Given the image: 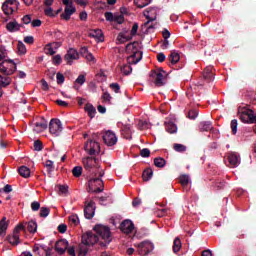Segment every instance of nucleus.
Listing matches in <instances>:
<instances>
[{
	"label": "nucleus",
	"instance_id": "nucleus-1",
	"mask_svg": "<svg viewBox=\"0 0 256 256\" xmlns=\"http://www.w3.org/2000/svg\"><path fill=\"white\" fill-rule=\"evenodd\" d=\"M93 232H86L82 235V243L79 245L78 256H85L89 253V247H93L95 243H99L100 247H107L113 241V235L111 234V228L102 224L94 226ZM99 237L103 242H99Z\"/></svg>",
	"mask_w": 256,
	"mask_h": 256
},
{
	"label": "nucleus",
	"instance_id": "nucleus-45",
	"mask_svg": "<svg viewBox=\"0 0 256 256\" xmlns=\"http://www.w3.org/2000/svg\"><path fill=\"white\" fill-rule=\"evenodd\" d=\"M59 193L62 195H67L69 193V186L67 185H58Z\"/></svg>",
	"mask_w": 256,
	"mask_h": 256
},
{
	"label": "nucleus",
	"instance_id": "nucleus-5",
	"mask_svg": "<svg viewBox=\"0 0 256 256\" xmlns=\"http://www.w3.org/2000/svg\"><path fill=\"white\" fill-rule=\"evenodd\" d=\"M21 231H25V226L23 223L18 224L14 228L12 235H8L6 237V239L8 240V243H10V245L17 247V245H19V243H21V239H20Z\"/></svg>",
	"mask_w": 256,
	"mask_h": 256
},
{
	"label": "nucleus",
	"instance_id": "nucleus-37",
	"mask_svg": "<svg viewBox=\"0 0 256 256\" xmlns=\"http://www.w3.org/2000/svg\"><path fill=\"white\" fill-rule=\"evenodd\" d=\"M85 81H87V78H85V74H80L74 82V89H79L77 85H83Z\"/></svg>",
	"mask_w": 256,
	"mask_h": 256
},
{
	"label": "nucleus",
	"instance_id": "nucleus-56",
	"mask_svg": "<svg viewBox=\"0 0 256 256\" xmlns=\"http://www.w3.org/2000/svg\"><path fill=\"white\" fill-rule=\"evenodd\" d=\"M102 99L105 103H109L113 97H111V94L109 92H104L102 95Z\"/></svg>",
	"mask_w": 256,
	"mask_h": 256
},
{
	"label": "nucleus",
	"instance_id": "nucleus-17",
	"mask_svg": "<svg viewBox=\"0 0 256 256\" xmlns=\"http://www.w3.org/2000/svg\"><path fill=\"white\" fill-rule=\"evenodd\" d=\"M228 162L232 168L239 167L241 164V156H239L237 152H232L228 154Z\"/></svg>",
	"mask_w": 256,
	"mask_h": 256
},
{
	"label": "nucleus",
	"instance_id": "nucleus-35",
	"mask_svg": "<svg viewBox=\"0 0 256 256\" xmlns=\"http://www.w3.org/2000/svg\"><path fill=\"white\" fill-rule=\"evenodd\" d=\"M211 129H213L211 121H204L200 123V131H211Z\"/></svg>",
	"mask_w": 256,
	"mask_h": 256
},
{
	"label": "nucleus",
	"instance_id": "nucleus-64",
	"mask_svg": "<svg viewBox=\"0 0 256 256\" xmlns=\"http://www.w3.org/2000/svg\"><path fill=\"white\" fill-rule=\"evenodd\" d=\"M58 231H59V233H65V232L67 231V225H65V224H60V225L58 226Z\"/></svg>",
	"mask_w": 256,
	"mask_h": 256
},
{
	"label": "nucleus",
	"instance_id": "nucleus-59",
	"mask_svg": "<svg viewBox=\"0 0 256 256\" xmlns=\"http://www.w3.org/2000/svg\"><path fill=\"white\" fill-rule=\"evenodd\" d=\"M24 43H27V45H33V43H35V38L33 36H26L24 38Z\"/></svg>",
	"mask_w": 256,
	"mask_h": 256
},
{
	"label": "nucleus",
	"instance_id": "nucleus-51",
	"mask_svg": "<svg viewBox=\"0 0 256 256\" xmlns=\"http://www.w3.org/2000/svg\"><path fill=\"white\" fill-rule=\"evenodd\" d=\"M56 79L58 85H63V83H65V76H63V74L60 72L57 73Z\"/></svg>",
	"mask_w": 256,
	"mask_h": 256
},
{
	"label": "nucleus",
	"instance_id": "nucleus-18",
	"mask_svg": "<svg viewBox=\"0 0 256 256\" xmlns=\"http://www.w3.org/2000/svg\"><path fill=\"white\" fill-rule=\"evenodd\" d=\"M65 61L68 65H71L73 61L79 59V52L77 50L70 48L64 56Z\"/></svg>",
	"mask_w": 256,
	"mask_h": 256
},
{
	"label": "nucleus",
	"instance_id": "nucleus-11",
	"mask_svg": "<svg viewBox=\"0 0 256 256\" xmlns=\"http://www.w3.org/2000/svg\"><path fill=\"white\" fill-rule=\"evenodd\" d=\"M17 5H19V2H17V0H7L6 2H4L2 5L4 15H12Z\"/></svg>",
	"mask_w": 256,
	"mask_h": 256
},
{
	"label": "nucleus",
	"instance_id": "nucleus-43",
	"mask_svg": "<svg viewBox=\"0 0 256 256\" xmlns=\"http://www.w3.org/2000/svg\"><path fill=\"white\" fill-rule=\"evenodd\" d=\"M45 167L47 168L48 173H53L55 166L53 165V161L47 160L45 163Z\"/></svg>",
	"mask_w": 256,
	"mask_h": 256
},
{
	"label": "nucleus",
	"instance_id": "nucleus-40",
	"mask_svg": "<svg viewBox=\"0 0 256 256\" xmlns=\"http://www.w3.org/2000/svg\"><path fill=\"white\" fill-rule=\"evenodd\" d=\"M82 174H83V167L76 166L72 169V175H74L75 177H81Z\"/></svg>",
	"mask_w": 256,
	"mask_h": 256
},
{
	"label": "nucleus",
	"instance_id": "nucleus-38",
	"mask_svg": "<svg viewBox=\"0 0 256 256\" xmlns=\"http://www.w3.org/2000/svg\"><path fill=\"white\" fill-rule=\"evenodd\" d=\"M25 225H27L29 233H37V222L32 220L28 223H25Z\"/></svg>",
	"mask_w": 256,
	"mask_h": 256
},
{
	"label": "nucleus",
	"instance_id": "nucleus-47",
	"mask_svg": "<svg viewBox=\"0 0 256 256\" xmlns=\"http://www.w3.org/2000/svg\"><path fill=\"white\" fill-rule=\"evenodd\" d=\"M138 129H140L141 131L149 129V123H147V121L140 120L138 122Z\"/></svg>",
	"mask_w": 256,
	"mask_h": 256
},
{
	"label": "nucleus",
	"instance_id": "nucleus-27",
	"mask_svg": "<svg viewBox=\"0 0 256 256\" xmlns=\"http://www.w3.org/2000/svg\"><path fill=\"white\" fill-rule=\"evenodd\" d=\"M47 129V121L42 120L35 123L34 131L35 133H43Z\"/></svg>",
	"mask_w": 256,
	"mask_h": 256
},
{
	"label": "nucleus",
	"instance_id": "nucleus-12",
	"mask_svg": "<svg viewBox=\"0 0 256 256\" xmlns=\"http://www.w3.org/2000/svg\"><path fill=\"white\" fill-rule=\"evenodd\" d=\"M102 139L108 147H113V145H117V136L111 130L105 132L102 136Z\"/></svg>",
	"mask_w": 256,
	"mask_h": 256
},
{
	"label": "nucleus",
	"instance_id": "nucleus-10",
	"mask_svg": "<svg viewBox=\"0 0 256 256\" xmlns=\"http://www.w3.org/2000/svg\"><path fill=\"white\" fill-rule=\"evenodd\" d=\"M104 17L106 21H110V23H118V25H123L125 21V16L123 14H113L111 12H105Z\"/></svg>",
	"mask_w": 256,
	"mask_h": 256
},
{
	"label": "nucleus",
	"instance_id": "nucleus-19",
	"mask_svg": "<svg viewBox=\"0 0 256 256\" xmlns=\"http://www.w3.org/2000/svg\"><path fill=\"white\" fill-rule=\"evenodd\" d=\"M84 216L86 219L95 217V202L91 200L84 208Z\"/></svg>",
	"mask_w": 256,
	"mask_h": 256
},
{
	"label": "nucleus",
	"instance_id": "nucleus-42",
	"mask_svg": "<svg viewBox=\"0 0 256 256\" xmlns=\"http://www.w3.org/2000/svg\"><path fill=\"white\" fill-rule=\"evenodd\" d=\"M180 183L183 187H187L189 185V176L188 175H181L180 176Z\"/></svg>",
	"mask_w": 256,
	"mask_h": 256
},
{
	"label": "nucleus",
	"instance_id": "nucleus-31",
	"mask_svg": "<svg viewBox=\"0 0 256 256\" xmlns=\"http://www.w3.org/2000/svg\"><path fill=\"white\" fill-rule=\"evenodd\" d=\"M86 113H88V116L90 117V119H93V117H95V115L97 114V109H95L93 107V104L91 103H87L84 107Z\"/></svg>",
	"mask_w": 256,
	"mask_h": 256
},
{
	"label": "nucleus",
	"instance_id": "nucleus-3",
	"mask_svg": "<svg viewBox=\"0 0 256 256\" xmlns=\"http://www.w3.org/2000/svg\"><path fill=\"white\" fill-rule=\"evenodd\" d=\"M105 175L104 172H99L98 176L95 173L88 181V193H103L105 184L101 177Z\"/></svg>",
	"mask_w": 256,
	"mask_h": 256
},
{
	"label": "nucleus",
	"instance_id": "nucleus-49",
	"mask_svg": "<svg viewBox=\"0 0 256 256\" xmlns=\"http://www.w3.org/2000/svg\"><path fill=\"white\" fill-rule=\"evenodd\" d=\"M46 55H55V49L51 47V43L45 46Z\"/></svg>",
	"mask_w": 256,
	"mask_h": 256
},
{
	"label": "nucleus",
	"instance_id": "nucleus-53",
	"mask_svg": "<svg viewBox=\"0 0 256 256\" xmlns=\"http://www.w3.org/2000/svg\"><path fill=\"white\" fill-rule=\"evenodd\" d=\"M140 155L144 158L151 157V150H149V148H144L140 150Z\"/></svg>",
	"mask_w": 256,
	"mask_h": 256
},
{
	"label": "nucleus",
	"instance_id": "nucleus-28",
	"mask_svg": "<svg viewBox=\"0 0 256 256\" xmlns=\"http://www.w3.org/2000/svg\"><path fill=\"white\" fill-rule=\"evenodd\" d=\"M203 77L206 81H213V66H208L204 69Z\"/></svg>",
	"mask_w": 256,
	"mask_h": 256
},
{
	"label": "nucleus",
	"instance_id": "nucleus-39",
	"mask_svg": "<svg viewBox=\"0 0 256 256\" xmlns=\"http://www.w3.org/2000/svg\"><path fill=\"white\" fill-rule=\"evenodd\" d=\"M173 149L174 151H177V153H185V151H187V146L176 143L173 145Z\"/></svg>",
	"mask_w": 256,
	"mask_h": 256
},
{
	"label": "nucleus",
	"instance_id": "nucleus-21",
	"mask_svg": "<svg viewBox=\"0 0 256 256\" xmlns=\"http://www.w3.org/2000/svg\"><path fill=\"white\" fill-rule=\"evenodd\" d=\"M162 37L161 49H169V37H171V32H169L167 28L162 30Z\"/></svg>",
	"mask_w": 256,
	"mask_h": 256
},
{
	"label": "nucleus",
	"instance_id": "nucleus-20",
	"mask_svg": "<svg viewBox=\"0 0 256 256\" xmlns=\"http://www.w3.org/2000/svg\"><path fill=\"white\" fill-rule=\"evenodd\" d=\"M164 126L168 133H177V125L175 124V119L167 118L164 122Z\"/></svg>",
	"mask_w": 256,
	"mask_h": 256
},
{
	"label": "nucleus",
	"instance_id": "nucleus-2",
	"mask_svg": "<svg viewBox=\"0 0 256 256\" xmlns=\"http://www.w3.org/2000/svg\"><path fill=\"white\" fill-rule=\"evenodd\" d=\"M139 49H141V43L138 41L126 45V51H132V54L128 57V63L131 65H137L143 59V52Z\"/></svg>",
	"mask_w": 256,
	"mask_h": 256
},
{
	"label": "nucleus",
	"instance_id": "nucleus-61",
	"mask_svg": "<svg viewBox=\"0 0 256 256\" xmlns=\"http://www.w3.org/2000/svg\"><path fill=\"white\" fill-rule=\"evenodd\" d=\"M139 30V24L134 23L131 29L130 34L132 35V37H134V35H137V31Z\"/></svg>",
	"mask_w": 256,
	"mask_h": 256
},
{
	"label": "nucleus",
	"instance_id": "nucleus-30",
	"mask_svg": "<svg viewBox=\"0 0 256 256\" xmlns=\"http://www.w3.org/2000/svg\"><path fill=\"white\" fill-rule=\"evenodd\" d=\"M180 60H181V55L179 54V52L175 50L171 51L169 56L170 63H172V65H176V63H179Z\"/></svg>",
	"mask_w": 256,
	"mask_h": 256
},
{
	"label": "nucleus",
	"instance_id": "nucleus-7",
	"mask_svg": "<svg viewBox=\"0 0 256 256\" xmlns=\"http://www.w3.org/2000/svg\"><path fill=\"white\" fill-rule=\"evenodd\" d=\"M49 131L51 135H54V137H59L63 131V124H61V120L57 118L51 119L49 123Z\"/></svg>",
	"mask_w": 256,
	"mask_h": 256
},
{
	"label": "nucleus",
	"instance_id": "nucleus-32",
	"mask_svg": "<svg viewBox=\"0 0 256 256\" xmlns=\"http://www.w3.org/2000/svg\"><path fill=\"white\" fill-rule=\"evenodd\" d=\"M153 177V169L151 168H146L143 173H142V179L143 181H151Z\"/></svg>",
	"mask_w": 256,
	"mask_h": 256
},
{
	"label": "nucleus",
	"instance_id": "nucleus-6",
	"mask_svg": "<svg viewBox=\"0 0 256 256\" xmlns=\"http://www.w3.org/2000/svg\"><path fill=\"white\" fill-rule=\"evenodd\" d=\"M15 71H17V64L11 59L3 60L0 64V73H2V75H13Z\"/></svg>",
	"mask_w": 256,
	"mask_h": 256
},
{
	"label": "nucleus",
	"instance_id": "nucleus-62",
	"mask_svg": "<svg viewBox=\"0 0 256 256\" xmlns=\"http://www.w3.org/2000/svg\"><path fill=\"white\" fill-rule=\"evenodd\" d=\"M117 41L120 44L126 43V41H129V39H127V37H125L123 34H119L117 37Z\"/></svg>",
	"mask_w": 256,
	"mask_h": 256
},
{
	"label": "nucleus",
	"instance_id": "nucleus-55",
	"mask_svg": "<svg viewBox=\"0 0 256 256\" xmlns=\"http://www.w3.org/2000/svg\"><path fill=\"white\" fill-rule=\"evenodd\" d=\"M110 89H112L114 93H119V91H121V86L118 83H111Z\"/></svg>",
	"mask_w": 256,
	"mask_h": 256
},
{
	"label": "nucleus",
	"instance_id": "nucleus-8",
	"mask_svg": "<svg viewBox=\"0 0 256 256\" xmlns=\"http://www.w3.org/2000/svg\"><path fill=\"white\" fill-rule=\"evenodd\" d=\"M148 81L151 85H154V87H161V68L151 70Z\"/></svg>",
	"mask_w": 256,
	"mask_h": 256
},
{
	"label": "nucleus",
	"instance_id": "nucleus-4",
	"mask_svg": "<svg viewBox=\"0 0 256 256\" xmlns=\"http://www.w3.org/2000/svg\"><path fill=\"white\" fill-rule=\"evenodd\" d=\"M238 115L242 123H247L249 125H253L256 123L255 112L246 106L238 108Z\"/></svg>",
	"mask_w": 256,
	"mask_h": 256
},
{
	"label": "nucleus",
	"instance_id": "nucleus-48",
	"mask_svg": "<svg viewBox=\"0 0 256 256\" xmlns=\"http://www.w3.org/2000/svg\"><path fill=\"white\" fill-rule=\"evenodd\" d=\"M62 61H63V59L61 58V55H59V54L53 56V58H52L53 65H61Z\"/></svg>",
	"mask_w": 256,
	"mask_h": 256
},
{
	"label": "nucleus",
	"instance_id": "nucleus-14",
	"mask_svg": "<svg viewBox=\"0 0 256 256\" xmlns=\"http://www.w3.org/2000/svg\"><path fill=\"white\" fill-rule=\"evenodd\" d=\"M68 249L69 242L67 241V239L58 240L55 244V251H57L59 255L65 254V251H67Z\"/></svg>",
	"mask_w": 256,
	"mask_h": 256
},
{
	"label": "nucleus",
	"instance_id": "nucleus-46",
	"mask_svg": "<svg viewBox=\"0 0 256 256\" xmlns=\"http://www.w3.org/2000/svg\"><path fill=\"white\" fill-rule=\"evenodd\" d=\"M18 53H20V55H25V53H27V48L23 42H18Z\"/></svg>",
	"mask_w": 256,
	"mask_h": 256
},
{
	"label": "nucleus",
	"instance_id": "nucleus-36",
	"mask_svg": "<svg viewBox=\"0 0 256 256\" xmlns=\"http://www.w3.org/2000/svg\"><path fill=\"white\" fill-rule=\"evenodd\" d=\"M151 1L153 0H134V3L138 9H143V7H147L150 5Z\"/></svg>",
	"mask_w": 256,
	"mask_h": 256
},
{
	"label": "nucleus",
	"instance_id": "nucleus-60",
	"mask_svg": "<svg viewBox=\"0 0 256 256\" xmlns=\"http://www.w3.org/2000/svg\"><path fill=\"white\" fill-rule=\"evenodd\" d=\"M31 209L32 211H37L38 209H41V203L34 201L31 203Z\"/></svg>",
	"mask_w": 256,
	"mask_h": 256
},
{
	"label": "nucleus",
	"instance_id": "nucleus-63",
	"mask_svg": "<svg viewBox=\"0 0 256 256\" xmlns=\"http://www.w3.org/2000/svg\"><path fill=\"white\" fill-rule=\"evenodd\" d=\"M54 39L56 41H62L63 39V33H61V31H56L54 32Z\"/></svg>",
	"mask_w": 256,
	"mask_h": 256
},
{
	"label": "nucleus",
	"instance_id": "nucleus-41",
	"mask_svg": "<svg viewBox=\"0 0 256 256\" xmlns=\"http://www.w3.org/2000/svg\"><path fill=\"white\" fill-rule=\"evenodd\" d=\"M51 213V209L47 208V207H42L40 209V217L44 218L45 217H49V214Z\"/></svg>",
	"mask_w": 256,
	"mask_h": 256
},
{
	"label": "nucleus",
	"instance_id": "nucleus-25",
	"mask_svg": "<svg viewBox=\"0 0 256 256\" xmlns=\"http://www.w3.org/2000/svg\"><path fill=\"white\" fill-rule=\"evenodd\" d=\"M18 173L20 177H23L24 179H29V177H31V169L27 166H20L18 168Z\"/></svg>",
	"mask_w": 256,
	"mask_h": 256
},
{
	"label": "nucleus",
	"instance_id": "nucleus-23",
	"mask_svg": "<svg viewBox=\"0 0 256 256\" xmlns=\"http://www.w3.org/2000/svg\"><path fill=\"white\" fill-rule=\"evenodd\" d=\"M75 11H77V9L72 5H70V7H66L64 9V13L61 14V19H64L65 21H69V19H71V15H73Z\"/></svg>",
	"mask_w": 256,
	"mask_h": 256
},
{
	"label": "nucleus",
	"instance_id": "nucleus-22",
	"mask_svg": "<svg viewBox=\"0 0 256 256\" xmlns=\"http://www.w3.org/2000/svg\"><path fill=\"white\" fill-rule=\"evenodd\" d=\"M11 81V77L0 74V97L3 96V91L1 89H3V87H9V85H11Z\"/></svg>",
	"mask_w": 256,
	"mask_h": 256
},
{
	"label": "nucleus",
	"instance_id": "nucleus-29",
	"mask_svg": "<svg viewBox=\"0 0 256 256\" xmlns=\"http://www.w3.org/2000/svg\"><path fill=\"white\" fill-rule=\"evenodd\" d=\"M34 253H37L38 255H45V256H51L49 253V250L45 249V247L40 246L39 244H36L33 248Z\"/></svg>",
	"mask_w": 256,
	"mask_h": 256
},
{
	"label": "nucleus",
	"instance_id": "nucleus-16",
	"mask_svg": "<svg viewBox=\"0 0 256 256\" xmlns=\"http://www.w3.org/2000/svg\"><path fill=\"white\" fill-rule=\"evenodd\" d=\"M133 229H135V224H133V221L131 220H124L120 224V230L126 235H129V233H133Z\"/></svg>",
	"mask_w": 256,
	"mask_h": 256
},
{
	"label": "nucleus",
	"instance_id": "nucleus-15",
	"mask_svg": "<svg viewBox=\"0 0 256 256\" xmlns=\"http://www.w3.org/2000/svg\"><path fill=\"white\" fill-rule=\"evenodd\" d=\"M100 149L98 142L90 140L84 145V151L89 153L90 155H95Z\"/></svg>",
	"mask_w": 256,
	"mask_h": 256
},
{
	"label": "nucleus",
	"instance_id": "nucleus-50",
	"mask_svg": "<svg viewBox=\"0 0 256 256\" xmlns=\"http://www.w3.org/2000/svg\"><path fill=\"white\" fill-rule=\"evenodd\" d=\"M238 122H237V119H233L231 121V129H232V133L233 135H237V127H238Z\"/></svg>",
	"mask_w": 256,
	"mask_h": 256
},
{
	"label": "nucleus",
	"instance_id": "nucleus-13",
	"mask_svg": "<svg viewBox=\"0 0 256 256\" xmlns=\"http://www.w3.org/2000/svg\"><path fill=\"white\" fill-rule=\"evenodd\" d=\"M153 250V243L150 241H143L138 244V252L140 255H149Z\"/></svg>",
	"mask_w": 256,
	"mask_h": 256
},
{
	"label": "nucleus",
	"instance_id": "nucleus-57",
	"mask_svg": "<svg viewBox=\"0 0 256 256\" xmlns=\"http://www.w3.org/2000/svg\"><path fill=\"white\" fill-rule=\"evenodd\" d=\"M198 115L199 113L197 112V110H190L188 112V119H197Z\"/></svg>",
	"mask_w": 256,
	"mask_h": 256
},
{
	"label": "nucleus",
	"instance_id": "nucleus-24",
	"mask_svg": "<svg viewBox=\"0 0 256 256\" xmlns=\"http://www.w3.org/2000/svg\"><path fill=\"white\" fill-rule=\"evenodd\" d=\"M89 37L97 39V41H99L100 43H103V41H105V36L103 35V31L101 29L92 30L89 33Z\"/></svg>",
	"mask_w": 256,
	"mask_h": 256
},
{
	"label": "nucleus",
	"instance_id": "nucleus-34",
	"mask_svg": "<svg viewBox=\"0 0 256 256\" xmlns=\"http://www.w3.org/2000/svg\"><path fill=\"white\" fill-rule=\"evenodd\" d=\"M181 247H183V244L181 243V239L179 237L174 239L173 244V252L179 253L181 251Z\"/></svg>",
	"mask_w": 256,
	"mask_h": 256
},
{
	"label": "nucleus",
	"instance_id": "nucleus-44",
	"mask_svg": "<svg viewBox=\"0 0 256 256\" xmlns=\"http://www.w3.org/2000/svg\"><path fill=\"white\" fill-rule=\"evenodd\" d=\"M34 151H43V142L41 140L34 141Z\"/></svg>",
	"mask_w": 256,
	"mask_h": 256
},
{
	"label": "nucleus",
	"instance_id": "nucleus-58",
	"mask_svg": "<svg viewBox=\"0 0 256 256\" xmlns=\"http://www.w3.org/2000/svg\"><path fill=\"white\" fill-rule=\"evenodd\" d=\"M121 71L124 75H130L131 71H133V68H131V66H124L121 68Z\"/></svg>",
	"mask_w": 256,
	"mask_h": 256
},
{
	"label": "nucleus",
	"instance_id": "nucleus-54",
	"mask_svg": "<svg viewBox=\"0 0 256 256\" xmlns=\"http://www.w3.org/2000/svg\"><path fill=\"white\" fill-rule=\"evenodd\" d=\"M69 222L73 223V225H79V216H77L76 214L71 215L69 217Z\"/></svg>",
	"mask_w": 256,
	"mask_h": 256
},
{
	"label": "nucleus",
	"instance_id": "nucleus-33",
	"mask_svg": "<svg viewBox=\"0 0 256 256\" xmlns=\"http://www.w3.org/2000/svg\"><path fill=\"white\" fill-rule=\"evenodd\" d=\"M8 227L9 223H7V217H3L0 221V237L7 232Z\"/></svg>",
	"mask_w": 256,
	"mask_h": 256
},
{
	"label": "nucleus",
	"instance_id": "nucleus-26",
	"mask_svg": "<svg viewBox=\"0 0 256 256\" xmlns=\"http://www.w3.org/2000/svg\"><path fill=\"white\" fill-rule=\"evenodd\" d=\"M6 29L10 33H15L21 29V25L17 21H12L6 25Z\"/></svg>",
	"mask_w": 256,
	"mask_h": 256
},
{
	"label": "nucleus",
	"instance_id": "nucleus-9",
	"mask_svg": "<svg viewBox=\"0 0 256 256\" xmlns=\"http://www.w3.org/2000/svg\"><path fill=\"white\" fill-rule=\"evenodd\" d=\"M82 163L84 165V169H86V171L88 173H92V175L95 173H97L95 171V166L97 165V159L93 158V157H86L82 160Z\"/></svg>",
	"mask_w": 256,
	"mask_h": 256
},
{
	"label": "nucleus",
	"instance_id": "nucleus-52",
	"mask_svg": "<svg viewBox=\"0 0 256 256\" xmlns=\"http://www.w3.org/2000/svg\"><path fill=\"white\" fill-rule=\"evenodd\" d=\"M7 57V49H5V46H0V61H3V59H6Z\"/></svg>",
	"mask_w": 256,
	"mask_h": 256
}]
</instances>
